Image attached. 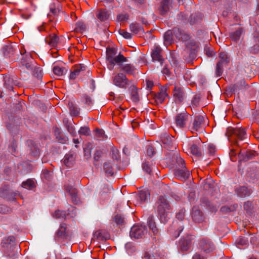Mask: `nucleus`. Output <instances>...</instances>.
<instances>
[{"label": "nucleus", "mask_w": 259, "mask_h": 259, "mask_svg": "<svg viewBox=\"0 0 259 259\" xmlns=\"http://www.w3.org/2000/svg\"><path fill=\"white\" fill-rule=\"evenodd\" d=\"M52 216L55 219H65L66 217V213L65 211L56 210L53 214Z\"/></svg>", "instance_id": "43"}, {"label": "nucleus", "mask_w": 259, "mask_h": 259, "mask_svg": "<svg viewBox=\"0 0 259 259\" xmlns=\"http://www.w3.org/2000/svg\"><path fill=\"white\" fill-rule=\"evenodd\" d=\"M155 209L160 221L163 223L166 222L168 214L172 210V207L165 195H160L158 197L155 204Z\"/></svg>", "instance_id": "1"}, {"label": "nucleus", "mask_w": 259, "mask_h": 259, "mask_svg": "<svg viewBox=\"0 0 259 259\" xmlns=\"http://www.w3.org/2000/svg\"><path fill=\"white\" fill-rule=\"evenodd\" d=\"M128 17L127 14H121L117 16V19L120 22H123L128 20Z\"/></svg>", "instance_id": "57"}, {"label": "nucleus", "mask_w": 259, "mask_h": 259, "mask_svg": "<svg viewBox=\"0 0 259 259\" xmlns=\"http://www.w3.org/2000/svg\"><path fill=\"white\" fill-rule=\"evenodd\" d=\"M85 69V66L82 64L74 65L71 68L69 75L70 79H75L80 74V72Z\"/></svg>", "instance_id": "15"}, {"label": "nucleus", "mask_w": 259, "mask_h": 259, "mask_svg": "<svg viewBox=\"0 0 259 259\" xmlns=\"http://www.w3.org/2000/svg\"><path fill=\"white\" fill-rule=\"evenodd\" d=\"M176 162L179 166V168H181V167H185V161L180 156H177L176 157Z\"/></svg>", "instance_id": "54"}, {"label": "nucleus", "mask_w": 259, "mask_h": 259, "mask_svg": "<svg viewBox=\"0 0 259 259\" xmlns=\"http://www.w3.org/2000/svg\"><path fill=\"white\" fill-rule=\"evenodd\" d=\"M96 16L100 21L104 22L107 20L110 16V14L105 9H101L96 13Z\"/></svg>", "instance_id": "23"}, {"label": "nucleus", "mask_w": 259, "mask_h": 259, "mask_svg": "<svg viewBox=\"0 0 259 259\" xmlns=\"http://www.w3.org/2000/svg\"><path fill=\"white\" fill-rule=\"evenodd\" d=\"M81 100L87 106H91L93 104L92 99L87 95H83L81 97Z\"/></svg>", "instance_id": "47"}, {"label": "nucleus", "mask_w": 259, "mask_h": 259, "mask_svg": "<svg viewBox=\"0 0 259 259\" xmlns=\"http://www.w3.org/2000/svg\"><path fill=\"white\" fill-rule=\"evenodd\" d=\"M136 198L137 200L136 205H141L147 199V194L145 191H141L136 195Z\"/></svg>", "instance_id": "34"}, {"label": "nucleus", "mask_w": 259, "mask_h": 259, "mask_svg": "<svg viewBox=\"0 0 259 259\" xmlns=\"http://www.w3.org/2000/svg\"><path fill=\"white\" fill-rule=\"evenodd\" d=\"M147 224L150 230L152 231L154 236H158L159 232L156 227V223L155 222L153 215L149 217L147 221Z\"/></svg>", "instance_id": "22"}, {"label": "nucleus", "mask_w": 259, "mask_h": 259, "mask_svg": "<svg viewBox=\"0 0 259 259\" xmlns=\"http://www.w3.org/2000/svg\"><path fill=\"white\" fill-rule=\"evenodd\" d=\"M114 220L117 225H122L124 222V218L120 214L116 215L114 218Z\"/></svg>", "instance_id": "53"}, {"label": "nucleus", "mask_w": 259, "mask_h": 259, "mask_svg": "<svg viewBox=\"0 0 259 259\" xmlns=\"http://www.w3.org/2000/svg\"><path fill=\"white\" fill-rule=\"evenodd\" d=\"M242 32V28H239L235 32L230 33L229 36L232 40L237 41L239 39Z\"/></svg>", "instance_id": "40"}, {"label": "nucleus", "mask_w": 259, "mask_h": 259, "mask_svg": "<svg viewBox=\"0 0 259 259\" xmlns=\"http://www.w3.org/2000/svg\"><path fill=\"white\" fill-rule=\"evenodd\" d=\"M143 169L148 174L151 172V167L148 162H144L142 164Z\"/></svg>", "instance_id": "58"}, {"label": "nucleus", "mask_w": 259, "mask_h": 259, "mask_svg": "<svg viewBox=\"0 0 259 259\" xmlns=\"http://www.w3.org/2000/svg\"><path fill=\"white\" fill-rule=\"evenodd\" d=\"M205 125L204 118L202 115H198L194 117L188 126V130L193 134H196L197 132L203 130Z\"/></svg>", "instance_id": "6"}, {"label": "nucleus", "mask_w": 259, "mask_h": 259, "mask_svg": "<svg viewBox=\"0 0 259 259\" xmlns=\"http://www.w3.org/2000/svg\"><path fill=\"white\" fill-rule=\"evenodd\" d=\"M208 152L210 155H213L215 152V147L213 145H209L208 146Z\"/></svg>", "instance_id": "63"}, {"label": "nucleus", "mask_w": 259, "mask_h": 259, "mask_svg": "<svg viewBox=\"0 0 259 259\" xmlns=\"http://www.w3.org/2000/svg\"><path fill=\"white\" fill-rule=\"evenodd\" d=\"M174 31L172 30H168L164 35V44L166 47L170 45L173 42Z\"/></svg>", "instance_id": "27"}, {"label": "nucleus", "mask_w": 259, "mask_h": 259, "mask_svg": "<svg viewBox=\"0 0 259 259\" xmlns=\"http://www.w3.org/2000/svg\"><path fill=\"white\" fill-rule=\"evenodd\" d=\"M255 156V152L254 151L249 150L247 151L245 154L243 159L245 161L253 159Z\"/></svg>", "instance_id": "45"}, {"label": "nucleus", "mask_w": 259, "mask_h": 259, "mask_svg": "<svg viewBox=\"0 0 259 259\" xmlns=\"http://www.w3.org/2000/svg\"><path fill=\"white\" fill-rule=\"evenodd\" d=\"M161 141L168 149L172 150L173 149H176V145L174 144L175 138L174 136L168 134H165L161 136Z\"/></svg>", "instance_id": "9"}, {"label": "nucleus", "mask_w": 259, "mask_h": 259, "mask_svg": "<svg viewBox=\"0 0 259 259\" xmlns=\"http://www.w3.org/2000/svg\"><path fill=\"white\" fill-rule=\"evenodd\" d=\"M119 34L121 35L123 37L126 39H130L132 38V35L130 33L127 32L124 29H120L119 30Z\"/></svg>", "instance_id": "55"}, {"label": "nucleus", "mask_w": 259, "mask_h": 259, "mask_svg": "<svg viewBox=\"0 0 259 259\" xmlns=\"http://www.w3.org/2000/svg\"><path fill=\"white\" fill-rule=\"evenodd\" d=\"M20 53L22 57L20 60L21 66L28 70H32L36 64L34 59V56L36 55L34 52L27 53L26 50L21 46L20 50Z\"/></svg>", "instance_id": "2"}, {"label": "nucleus", "mask_w": 259, "mask_h": 259, "mask_svg": "<svg viewBox=\"0 0 259 259\" xmlns=\"http://www.w3.org/2000/svg\"><path fill=\"white\" fill-rule=\"evenodd\" d=\"M173 97L176 103L182 102L185 97L184 90L180 87L175 86L172 92Z\"/></svg>", "instance_id": "10"}, {"label": "nucleus", "mask_w": 259, "mask_h": 259, "mask_svg": "<svg viewBox=\"0 0 259 259\" xmlns=\"http://www.w3.org/2000/svg\"><path fill=\"white\" fill-rule=\"evenodd\" d=\"M92 148H93V145L92 143H88V144H87L83 148L84 155L85 156L88 155L89 156H90L91 153V150Z\"/></svg>", "instance_id": "49"}, {"label": "nucleus", "mask_w": 259, "mask_h": 259, "mask_svg": "<svg viewBox=\"0 0 259 259\" xmlns=\"http://www.w3.org/2000/svg\"><path fill=\"white\" fill-rule=\"evenodd\" d=\"M59 37L53 32L45 38V42L51 47H56L59 42Z\"/></svg>", "instance_id": "18"}, {"label": "nucleus", "mask_w": 259, "mask_h": 259, "mask_svg": "<svg viewBox=\"0 0 259 259\" xmlns=\"http://www.w3.org/2000/svg\"><path fill=\"white\" fill-rule=\"evenodd\" d=\"M103 168L105 173L109 176H112L113 174V168L112 165L109 162L104 163Z\"/></svg>", "instance_id": "38"}, {"label": "nucleus", "mask_w": 259, "mask_h": 259, "mask_svg": "<svg viewBox=\"0 0 259 259\" xmlns=\"http://www.w3.org/2000/svg\"><path fill=\"white\" fill-rule=\"evenodd\" d=\"M95 237L99 241H105L110 238V235L107 231L100 230L95 232Z\"/></svg>", "instance_id": "20"}, {"label": "nucleus", "mask_w": 259, "mask_h": 259, "mask_svg": "<svg viewBox=\"0 0 259 259\" xmlns=\"http://www.w3.org/2000/svg\"><path fill=\"white\" fill-rule=\"evenodd\" d=\"M191 121V115L186 110L177 113L174 117V123L177 127L181 130L188 129Z\"/></svg>", "instance_id": "3"}, {"label": "nucleus", "mask_w": 259, "mask_h": 259, "mask_svg": "<svg viewBox=\"0 0 259 259\" xmlns=\"http://www.w3.org/2000/svg\"><path fill=\"white\" fill-rule=\"evenodd\" d=\"M78 133L79 135L88 136L90 133V128L87 126L81 127L78 131Z\"/></svg>", "instance_id": "50"}, {"label": "nucleus", "mask_w": 259, "mask_h": 259, "mask_svg": "<svg viewBox=\"0 0 259 259\" xmlns=\"http://www.w3.org/2000/svg\"><path fill=\"white\" fill-rule=\"evenodd\" d=\"M230 61L219 60L217 64L215 74L217 76H220L223 72V67L228 65Z\"/></svg>", "instance_id": "24"}, {"label": "nucleus", "mask_w": 259, "mask_h": 259, "mask_svg": "<svg viewBox=\"0 0 259 259\" xmlns=\"http://www.w3.org/2000/svg\"><path fill=\"white\" fill-rule=\"evenodd\" d=\"M127 61V58L125 57L122 54L119 53L117 56H115L112 61L108 64V68L109 70L113 69L114 66L117 64L121 66L122 63Z\"/></svg>", "instance_id": "13"}, {"label": "nucleus", "mask_w": 259, "mask_h": 259, "mask_svg": "<svg viewBox=\"0 0 259 259\" xmlns=\"http://www.w3.org/2000/svg\"><path fill=\"white\" fill-rule=\"evenodd\" d=\"M15 51L14 47L11 44L6 45L2 49L4 56L12 61L15 60L16 58L14 57Z\"/></svg>", "instance_id": "11"}, {"label": "nucleus", "mask_w": 259, "mask_h": 259, "mask_svg": "<svg viewBox=\"0 0 259 259\" xmlns=\"http://www.w3.org/2000/svg\"><path fill=\"white\" fill-rule=\"evenodd\" d=\"M22 186L23 188L31 190L35 187V183L32 179H28L26 181L23 182Z\"/></svg>", "instance_id": "41"}, {"label": "nucleus", "mask_w": 259, "mask_h": 259, "mask_svg": "<svg viewBox=\"0 0 259 259\" xmlns=\"http://www.w3.org/2000/svg\"><path fill=\"white\" fill-rule=\"evenodd\" d=\"M67 224L62 223L56 234V238H64L67 236L66 232Z\"/></svg>", "instance_id": "25"}, {"label": "nucleus", "mask_w": 259, "mask_h": 259, "mask_svg": "<svg viewBox=\"0 0 259 259\" xmlns=\"http://www.w3.org/2000/svg\"><path fill=\"white\" fill-rule=\"evenodd\" d=\"M192 218L193 221L196 223H200L203 221L204 217L203 213L197 206H194L191 212Z\"/></svg>", "instance_id": "16"}, {"label": "nucleus", "mask_w": 259, "mask_h": 259, "mask_svg": "<svg viewBox=\"0 0 259 259\" xmlns=\"http://www.w3.org/2000/svg\"><path fill=\"white\" fill-rule=\"evenodd\" d=\"M120 68L127 75H134L136 70L135 66L132 64H122L120 66Z\"/></svg>", "instance_id": "21"}, {"label": "nucleus", "mask_w": 259, "mask_h": 259, "mask_svg": "<svg viewBox=\"0 0 259 259\" xmlns=\"http://www.w3.org/2000/svg\"><path fill=\"white\" fill-rule=\"evenodd\" d=\"M75 29L76 30H84L86 28L85 25L81 22H78L76 23Z\"/></svg>", "instance_id": "59"}, {"label": "nucleus", "mask_w": 259, "mask_h": 259, "mask_svg": "<svg viewBox=\"0 0 259 259\" xmlns=\"http://www.w3.org/2000/svg\"><path fill=\"white\" fill-rule=\"evenodd\" d=\"M53 71L55 75L58 76H60L65 74L67 73V69L62 66H55L53 67Z\"/></svg>", "instance_id": "31"}, {"label": "nucleus", "mask_w": 259, "mask_h": 259, "mask_svg": "<svg viewBox=\"0 0 259 259\" xmlns=\"http://www.w3.org/2000/svg\"><path fill=\"white\" fill-rule=\"evenodd\" d=\"M41 177L44 180L50 181L52 178V174L51 171L45 169L42 170Z\"/></svg>", "instance_id": "44"}, {"label": "nucleus", "mask_w": 259, "mask_h": 259, "mask_svg": "<svg viewBox=\"0 0 259 259\" xmlns=\"http://www.w3.org/2000/svg\"><path fill=\"white\" fill-rule=\"evenodd\" d=\"M226 135L230 141H234V144L238 145L237 139L243 140L246 136V131L244 128H233L229 127L227 128Z\"/></svg>", "instance_id": "4"}, {"label": "nucleus", "mask_w": 259, "mask_h": 259, "mask_svg": "<svg viewBox=\"0 0 259 259\" xmlns=\"http://www.w3.org/2000/svg\"><path fill=\"white\" fill-rule=\"evenodd\" d=\"M147 233L145 226L142 225H135L131 230L130 236L131 238L138 239L143 237Z\"/></svg>", "instance_id": "8"}, {"label": "nucleus", "mask_w": 259, "mask_h": 259, "mask_svg": "<svg viewBox=\"0 0 259 259\" xmlns=\"http://www.w3.org/2000/svg\"><path fill=\"white\" fill-rule=\"evenodd\" d=\"M219 58V60L230 61L227 54L224 52L220 53Z\"/></svg>", "instance_id": "61"}, {"label": "nucleus", "mask_w": 259, "mask_h": 259, "mask_svg": "<svg viewBox=\"0 0 259 259\" xmlns=\"http://www.w3.org/2000/svg\"><path fill=\"white\" fill-rule=\"evenodd\" d=\"M166 91V89L163 87L161 89L160 92L154 95L153 98L157 104L162 103L166 97L168 96Z\"/></svg>", "instance_id": "17"}, {"label": "nucleus", "mask_w": 259, "mask_h": 259, "mask_svg": "<svg viewBox=\"0 0 259 259\" xmlns=\"http://www.w3.org/2000/svg\"><path fill=\"white\" fill-rule=\"evenodd\" d=\"M185 210L184 209H181L178 213L176 214V218L180 221H182L185 217Z\"/></svg>", "instance_id": "60"}, {"label": "nucleus", "mask_w": 259, "mask_h": 259, "mask_svg": "<svg viewBox=\"0 0 259 259\" xmlns=\"http://www.w3.org/2000/svg\"><path fill=\"white\" fill-rule=\"evenodd\" d=\"M95 132V138L98 140H104L107 138L105 132L102 129L96 128Z\"/></svg>", "instance_id": "39"}, {"label": "nucleus", "mask_w": 259, "mask_h": 259, "mask_svg": "<svg viewBox=\"0 0 259 259\" xmlns=\"http://www.w3.org/2000/svg\"><path fill=\"white\" fill-rule=\"evenodd\" d=\"M191 246L190 241L187 240H181L180 241V248L182 251H186Z\"/></svg>", "instance_id": "37"}, {"label": "nucleus", "mask_w": 259, "mask_h": 259, "mask_svg": "<svg viewBox=\"0 0 259 259\" xmlns=\"http://www.w3.org/2000/svg\"><path fill=\"white\" fill-rule=\"evenodd\" d=\"M131 100L134 102H137L139 101V96L137 91V88L135 85L130 87Z\"/></svg>", "instance_id": "32"}, {"label": "nucleus", "mask_w": 259, "mask_h": 259, "mask_svg": "<svg viewBox=\"0 0 259 259\" xmlns=\"http://www.w3.org/2000/svg\"><path fill=\"white\" fill-rule=\"evenodd\" d=\"M111 157L113 159L118 160L119 158V151L117 148L115 147H112L111 149Z\"/></svg>", "instance_id": "48"}, {"label": "nucleus", "mask_w": 259, "mask_h": 259, "mask_svg": "<svg viewBox=\"0 0 259 259\" xmlns=\"http://www.w3.org/2000/svg\"><path fill=\"white\" fill-rule=\"evenodd\" d=\"M131 31L135 34L143 33V28L138 23H133L130 26Z\"/></svg>", "instance_id": "30"}, {"label": "nucleus", "mask_w": 259, "mask_h": 259, "mask_svg": "<svg viewBox=\"0 0 259 259\" xmlns=\"http://www.w3.org/2000/svg\"><path fill=\"white\" fill-rule=\"evenodd\" d=\"M37 29L39 32H48L50 30V26L49 24L44 23L41 26L38 27Z\"/></svg>", "instance_id": "51"}, {"label": "nucleus", "mask_w": 259, "mask_h": 259, "mask_svg": "<svg viewBox=\"0 0 259 259\" xmlns=\"http://www.w3.org/2000/svg\"><path fill=\"white\" fill-rule=\"evenodd\" d=\"M36 65L37 64L35 65L33 70L30 71L32 72V74L34 76L38 79H41L42 77V69L40 66Z\"/></svg>", "instance_id": "36"}, {"label": "nucleus", "mask_w": 259, "mask_h": 259, "mask_svg": "<svg viewBox=\"0 0 259 259\" xmlns=\"http://www.w3.org/2000/svg\"><path fill=\"white\" fill-rule=\"evenodd\" d=\"M161 72L163 74H166L167 75H169L170 74V71L168 68V65H165V66L163 67V68L162 69Z\"/></svg>", "instance_id": "64"}, {"label": "nucleus", "mask_w": 259, "mask_h": 259, "mask_svg": "<svg viewBox=\"0 0 259 259\" xmlns=\"http://www.w3.org/2000/svg\"><path fill=\"white\" fill-rule=\"evenodd\" d=\"M73 159V156L72 155L66 154L63 159V163L67 167H70L72 165V162L70 160Z\"/></svg>", "instance_id": "46"}, {"label": "nucleus", "mask_w": 259, "mask_h": 259, "mask_svg": "<svg viewBox=\"0 0 259 259\" xmlns=\"http://www.w3.org/2000/svg\"><path fill=\"white\" fill-rule=\"evenodd\" d=\"M190 150L191 153L196 156H200L201 155V152L200 148L196 144H192L190 147Z\"/></svg>", "instance_id": "42"}, {"label": "nucleus", "mask_w": 259, "mask_h": 259, "mask_svg": "<svg viewBox=\"0 0 259 259\" xmlns=\"http://www.w3.org/2000/svg\"><path fill=\"white\" fill-rule=\"evenodd\" d=\"M169 0H163L160 3V5L158 8L160 15H164L169 10Z\"/></svg>", "instance_id": "26"}, {"label": "nucleus", "mask_w": 259, "mask_h": 259, "mask_svg": "<svg viewBox=\"0 0 259 259\" xmlns=\"http://www.w3.org/2000/svg\"><path fill=\"white\" fill-rule=\"evenodd\" d=\"M68 107L71 115L77 116L79 113V109L73 102H69Z\"/></svg>", "instance_id": "35"}, {"label": "nucleus", "mask_w": 259, "mask_h": 259, "mask_svg": "<svg viewBox=\"0 0 259 259\" xmlns=\"http://www.w3.org/2000/svg\"><path fill=\"white\" fill-rule=\"evenodd\" d=\"M161 53V49L160 47H156L153 50L151 57L153 61H157L162 65L164 59L162 57Z\"/></svg>", "instance_id": "19"}, {"label": "nucleus", "mask_w": 259, "mask_h": 259, "mask_svg": "<svg viewBox=\"0 0 259 259\" xmlns=\"http://www.w3.org/2000/svg\"><path fill=\"white\" fill-rule=\"evenodd\" d=\"M65 190L66 192L68 193L71 197L72 201H76L77 196V189L71 186L65 185Z\"/></svg>", "instance_id": "29"}, {"label": "nucleus", "mask_w": 259, "mask_h": 259, "mask_svg": "<svg viewBox=\"0 0 259 259\" xmlns=\"http://www.w3.org/2000/svg\"><path fill=\"white\" fill-rule=\"evenodd\" d=\"M198 247L201 251L206 253H210L214 249L213 242L210 239L205 238L200 239Z\"/></svg>", "instance_id": "7"}, {"label": "nucleus", "mask_w": 259, "mask_h": 259, "mask_svg": "<svg viewBox=\"0 0 259 259\" xmlns=\"http://www.w3.org/2000/svg\"><path fill=\"white\" fill-rule=\"evenodd\" d=\"M174 36L179 40L182 41H186L191 38L190 35L184 30L178 27L173 28Z\"/></svg>", "instance_id": "12"}, {"label": "nucleus", "mask_w": 259, "mask_h": 259, "mask_svg": "<svg viewBox=\"0 0 259 259\" xmlns=\"http://www.w3.org/2000/svg\"><path fill=\"white\" fill-rule=\"evenodd\" d=\"M116 52L114 48H107L106 49V59L108 61V64L112 61L113 58H114L115 56Z\"/></svg>", "instance_id": "33"}, {"label": "nucleus", "mask_w": 259, "mask_h": 259, "mask_svg": "<svg viewBox=\"0 0 259 259\" xmlns=\"http://www.w3.org/2000/svg\"><path fill=\"white\" fill-rule=\"evenodd\" d=\"M239 151H237V150L233 148L230 150V152L229 153L230 159L232 161H235L236 160V155L238 153Z\"/></svg>", "instance_id": "52"}, {"label": "nucleus", "mask_w": 259, "mask_h": 259, "mask_svg": "<svg viewBox=\"0 0 259 259\" xmlns=\"http://www.w3.org/2000/svg\"><path fill=\"white\" fill-rule=\"evenodd\" d=\"M237 195L241 197H244L250 195L251 191L244 186L240 187L236 189Z\"/></svg>", "instance_id": "28"}, {"label": "nucleus", "mask_w": 259, "mask_h": 259, "mask_svg": "<svg viewBox=\"0 0 259 259\" xmlns=\"http://www.w3.org/2000/svg\"><path fill=\"white\" fill-rule=\"evenodd\" d=\"M113 83L118 88L125 89L129 87L131 81L126 75L122 72H118L114 74L112 78Z\"/></svg>", "instance_id": "5"}, {"label": "nucleus", "mask_w": 259, "mask_h": 259, "mask_svg": "<svg viewBox=\"0 0 259 259\" xmlns=\"http://www.w3.org/2000/svg\"><path fill=\"white\" fill-rule=\"evenodd\" d=\"M175 177L179 180L184 181L188 179L190 176V171L186 167L177 168L174 171Z\"/></svg>", "instance_id": "14"}, {"label": "nucleus", "mask_w": 259, "mask_h": 259, "mask_svg": "<svg viewBox=\"0 0 259 259\" xmlns=\"http://www.w3.org/2000/svg\"><path fill=\"white\" fill-rule=\"evenodd\" d=\"M147 153L150 157H152L155 153L154 147L151 145H148L147 147Z\"/></svg>", "instance_id": "56"}, {"label": "nucleus", "mask_w": 259, "mask_h": 259, "mask_svg": "<svg viewBox=\"0 0 259 259\" xmlns=\"http://www.w3.org/2000/svg\"><path fill=\"white\" fill-rule=\"evenodd\" d=\"M102 152L101 150H97L94 154V159L96 161H98L100 157L102 156Z\"/></svg>", "instance_id": "62"}]
</instances>
